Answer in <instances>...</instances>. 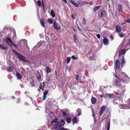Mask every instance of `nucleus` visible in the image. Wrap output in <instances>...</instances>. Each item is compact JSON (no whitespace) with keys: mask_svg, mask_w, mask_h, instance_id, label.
Here are the masks:
<instances>
[{"mask_svg":"<svg viewBox=\"0 0 130 130\" xmlns=\"http://www.w3.org/2000/svg\"><path fill=\"white\" fill-rule=\"evenodd\" d=\"M14 68L12 66L8 67L7 68V71L9 72H12L13 71Z\"/></svg>","mask_w":130,"mask_h":130,"instance_id":"obj_10","label":"nucleus"},{"mask_svg":"<svg viewBox=\"0 0 130 130\" xmlns=\"http://www.w3.org/2000/svg\"><path fill=\"white\" fill-rule=\"evenodd\" d=\"M54 26L56 29L57 30L60 29L61 28V27H60L57 26V24L55 22L54 23Z\"/></svg>","mask_w":130,"mask_h":130,"instance_id":"obj_12","label":"nucleus"},{"mask_svg":"<svg viewBox=\"0 0 130 130\" xmlns=\"http://www.w3.org/2000/svg\"><path fill=\"white\" fill-rule=\"evenodd\" d=\"M78 121L77 119V118L74 117L72 119V121L74 123H76Z\"/></svg>","mask_w":130,"mask_h":130,"instance_id":"obj_21","label":"nucleus"},{"mask_svg":"<svg viewBox=\"0 0 130 130\" xmlns=\"http://www.w3.org/2000/svg\"><path fill=\"white\" fill-rule=\"evenodd\" d=\"M42 5L43 7V9H44V3L43 2H42Z\"/></svg>","mask_w":130,"mask_h":130,"instance_id":"obj_53","label":"nucleus"},{"mask_svg":"<svg viewBox=\"0 0 130 130\" xmlns=\"http://www.w3.org/2000/svg\"><path fill=\"white\" fill-rule=\"evenodd\" d=\"M77 111L78 112V115H77V116H79L80 115L81 113V110L78 109Z\"/></svg>","mask_w":130,"mask_h":130,"instance_id":"obj_29","label":"nucleus"},{"mask_svg":"<svg viewBox=\"0 0 130 130\" xmlns=\"http://www.w3.org/2000/svg\"><path fill=\"white\" fill-rule=\"evenodd\" d=\"M116 29L117 32H119L121 30V29L120 26L117 25L116 27Z\"/></svg>","mask_w":130,"mask_h":130,"instance_id":"obj_14","label":"nucleus"},{"mask_svg":"<svg viewBox=\"0 0 130 130\" xmlns=\"http://www.w3.org/2000/svg\"><path fill=\"white\" fill-rule=\"evenodd\" d=\"M51 14L52 16L54 17L55 16V13L53 10H52L51 12Z\"/></svg>","mask_w":130,"mask_h":130,"instance_id":"obj_26","label":"nucleus"},{"mask_svg":"<svg viewBox=\"0 0 130 130\" xmlns=\"http://www.w3.org/2000/svg\"><path fill=\"white\" fill-rule=\"evenodd\" d=\"M100 15L101 17H103L106 15V13L105 11H102L100 13Z\"/></svg>","mask_w":130,"mask_h":130,"instance_id":"obj_20","label":"nucleus"},{"mask_svg":"<svg viewBox=\"0 0 130 130\" xmlns=\"http://www.w3.org/2000/svg\"><path fill=\"white\" fill-rule=\"evenodd\" d=\"M42 84L40 82V85L39 86V87L40 89H42Z\"/></svg>","mask_w":130,"mask_h":130,"instance_id":"obj_43","label":"nucleus"},{"mask_svg":"<svg viewBox=\"0 0 130 130\" xmlns=\"http://www.w3.org/2000/svg\"><path fill=\"white\" fill-rule=\"evenodd\" d=\"M96 36L97 37V38L99 39L100 38V35L99 34H98L96 35Z\"/></svg>","mask_w":130,"mask_h":130,"instance_id":"obj_47","label":"nucleus"},{"mask_svg":"<svg viewBox=\"0 0 130 130\" xmlns=\"http://www.w3.org/2000/svg\"><path fill=\"white\" fill-rule=\"evenodd\" d=\"M71 60V58L70 57H68L67 58V63H68Z\"/></svg>","mask_w":130,"mask_h":130,"instance_id":"obj_31","label":"nucleus"},{"mask_svg":"<svg viewBox=\"0 0 130 130\" xmlns=\"http://www.w3.org/2000/svg\"><path fill=\"white\" fill-rule=\"evenodd\" d=\"M121 57H122V62L121 63V64L122 66V67L123 65V64H125V61L124 60V56H122Z\"/></svg>","mask_w":130,"mask_h":130,"instance_id":"obj_18","label":"nucleus"},{"mask_svg":"<svg viewBox=\"0 0 130 130\" xmlns=\"http://www.w3.org/2000/svg\"><path fill=\"white\" fill-rule=\"evenodd\" d=\"M16 76L18 79H21L22 78V76L21 74L18 72H17L16 74Z\"/></svg>","mask_w":130,"mask_h":130,"instance_id":"obj_15","label":"nucleus"},{"mask_svg":"<svg viewBox=\"0 0 130 130\" xmlns=\"http://www.w3.org/2000/svg\"><path fill=\"white\" fill-rule=\"evenodd\" d=\"M37 79H40L41 78V77L40 76H38L37 77Z\"/></svg>","mask_w":130,"mask_h":130,"instance_id":"obj_51","label":"nucleus"},{"mask_svg":"<svg viewBox=\"0 0 130 130\" xmlns=\"http://www.w3.org/2000/svg\"><path fill=\"white\" fill-rule=\"evenodd\" d=\"M38 91H39L40 90V89H38Z\"/></svg>","mask_w":130,"mask_h":130,"instance_id":"obj_64","label":"nucleus"},{"mask_svg":"<svg viewBox=\"0 0 130 130\" xmlns=\"http://www.w3.org/2000/svg\"><path fill=\"white\" fill-rule=\"evenodd\" d=\"M107 95L108 96L109 98L110 99H111L112 98V95L111 94H107Z\"/></svg>","mask_w":130,"mask_h":130,"instance_id":"obj_36","label":"nucleus"},{"mask_svg":"<svg viewBox=\"0 0 130 130\" xmlns=\"http://www.w3.org/2000/svg\"><path fill=\"white\" fill-rule=\"evenodd\" d=\"M120 63L119 60L117 59L115 61V70L116 72V74H113L114 76L117 78L118 79L119 78V77H118L117 75H118V72H117V71L118 70L120 69Z\"/></svg>","mask_w":130,"mask_h":130,"instance_id":"obj_1","label":"nucleus"},{"mask_svg":"<svg viewBox=\"0 0 130 130\" xmlns=\"http://www.w3.org/2000/svg\"><path fill=\"white\" fill-rule=\"evenodd\" d=\"M58 121V119H55L51 122V123L52 124H54L55 125V124H57V122Z\"/></svg>","mask_w":130,"mask_h":130,"instance_id":"obj_17","label":"nucleus"},{"mask_svg":"<svg viewBox=\"0 0 130 130\" xmlns=\"http://www.w3.org/2000/svg\"><path fill=\"white\" fill-rule=\"evenodd\" d=\"M73 40L74 41V42L75 43L76 42V37L75 35H73Z\"/></svg>","mask_w":130,"mask_h":130,"instance_id":"obj_30","label":"nucleus"},{"mask_svg":"<svg viewBox=\"0 0 130 130\" xmlns=\"http://www.w3.org/2000/svg\"><path fill=\"white\" fill-rule=\"evenodd\" d=\"M13 51L15 54L18 55V56L20 60L25 62H30L29 61L26 60V58L25 57L19 54L16 51L13 50Z\"/></svg>","mask_w":130,"mask_h":130,"instance_id":"obj_2","label":"nucleus"},{"mask_svg":"<svg viewBox=\"0 0 130 130\" xmlns=\"http://www.w3.org/2000/svg\"><path fill=\"white\" fill-rule=\"evenodd\" d=\"M37 4L39 6H41V2L40 1H38L37 2Z\"/></svg>","mask_w":130,"mask_h":130,"instance_id":"obj_35","label":"nucleus"},{"mask_svg":"<svg viewBox=\"0 0 130 130\" xmlns=\"http://www.w3.org/2000/svg\"><path fill=\"white\" fill-rule=\"evenodd\" d=\"M103 42L104 44L106 45H107L109 43L108 40L106 38H105L104 39Z\"/></svg>","mask_w":130,"mask_h":130,"instance_id":"obj_13","label":"nucleus"},{"mask_svg":"<svg viewBox=\"0 0 130 130\" xmlns=\"http://www.w3.org/2000/svg\"><path fill=\"white\" fill-rule=\"evenodd\" d=\"M89 59L90 60H92L93 59L92 56H90Z\"/></svg>","mask_w":130,"mask_h":130,"instance_id":"obj_52","label":"nucleus"},{"mask_svg":"<svg viewBox=\"0 0 130 130\" xmlns=\"http://www.w3.org/2000/svg\"><path fill=\"white\" fill-rule=\"evenodd\" d=\"M123 9V7L121 4H119L118 6V9L119 11H121Z\"/></svg>","mask_w":130,"mask_h":130,"instance_id":"obj_16","label":"nucleus"},{"mask_svg":"<svg viewBox=\"0 0 130 130\" xmlns=\"http://www.w3.org/2000/svg\"><path fill=\"white\" fill-rule=\"evenodd\" d=\"M91 100L92 104H94L96 103L97 99L95 98L92 97L91 99Z\"/></svg>","mask_w":130,"mask_h":130,"instance_id":"obj_11","label":"nucleus"},{"mask_svg":"<svg viewBox=\"0 0 130 130\" xmlns=\"http://www.w3.org/2000/svg\"><path fill=\"white\" fill-rule=\"evenodd\" d=\"M64 124V120L62 119L60 121H58L57 124H55V127L57 128H58L60 127L63 126Z\"/></svg>","mask_w":130,"mask_h":130,"instance_id":"obj_4","label":"nucleus"},{"mask_svg":"<svg viewBox=\"0 0 130 130\" xmlns=\"http://www.w3.org/2000/svg\"><path fill=\"white\" fill-rule=\"evenodd\" d=\"M47 21L50 24H52L53 23V21L51 19H48Z\"/></svg>","mask_w":130,"mask_h":130,"instance_id":"obj_33","label":"nucleus"},{"mask_svg":"<svg viewBox=\"0 0 130 130\" xmlns=\"http://www.w3.org/2000/svg\"><path fill=\"white\" fill-rule=\"evenodd\" d=\"M46 68L47 70L46 72L47 73H49L51 72V70L48 67H47Z\"/></svg>","mask_w":130,"mask_h":130,"instance_id":"obj_24","label":"nucleus"},{"mask_svg":"<svg viewBox=\"0 0 130 130\" xmlns=\"http://www.w3.org/2000/svg\"><path fill=\"white\" fill-rule=\"evenodd\" d=\"M110 123H109L108 124V127H110Z\"/></svg>","mask_w":130,"mask_h":130,"instance_id":"obj_56","label":"nucleus"},{"mask_svg":"<svg viewBox=\"0 0 130 130\" xmlns=\"http://www.w3.org/2000/svg\"><path fill=\"white\" fill-rule=\"evenodd\" d=\"M72 18L74 19H75L74 16V15L72 14L71 16Z\"/></svg>","mask_w":130,"mask_h":130,"instance_id":"obj_49","label":"nucleus"},{"mask_svg":"<svg viewBox=\"0 0 130 130\" xmlns=\"http://www.w3.org/2000/svg\"><path fill=\"white\" fill-rule=\"evenodd\" d=\"M43 86H44V83L43 82Z\"/></svg>","mask_w":130,"mask_h":130,"instance_id":"obj_63","label":"nucleus"},{"mask_svg":"<svg viewBox=\"0 0 130 130\" xmlns=\"http://www.w3.org/2000/svg\"><path fill=\"white\" fill-rule=\"evenodd\" d=\"M100 96L101 98H102L103 96V95H100Z\"/></svg>","mask_w":130,"mask_h":130,"instance_id":"obj_57","label":"nucleus"},{"mask_svg":"<svg viewBox=\"0 0 130 130\" xmlns=\"http://www.w3.org/2000/svg\"><path fill=\"white\" fill-rule=\"evenodd\" d=\"M31 85L32 86H34V83L33 81H32V82H31Z\"/></svg>","mask_w":130,"mask_h":130,"instance_id":"obj_48","label":"nucleus"},{"mask_svg":"<svg viewBox=\"0 0 130 130\" xmlns=\"http://www.w3.org/2000/svg\"><path fill=\"white\" fill-rule=\"evenodd\" d=\"M120 80H117L115 79L114 80L113 82V84L114 85H116L117 87H118L121 88H124L125 86V85L123 86L122 85L121 83V82Z\"/></svg>","mask_w":130,"mask_h":130,"instance_id":"obj_3","label":"nucleus"},{"mask_svg":"<svg viewBox=\"0 0 130 130\" xmlns=\"http://www.w3.org/2000/svg\"><path fill=\"white\" fill-rule=\"evenodd\" d=\"M110 127H107V130H109Z\"/></svg>","mask_w":130,"mask_h":130,"instance_id":"obj_59","label":"nucleus"},{"mask_svg":"<svg viewBox=\"0 0 130 130\" xmlns=\"http://www.w3.org/2000/svg\"><path fill=\"white\" fill-rule=\"evenodd\" d=\"M66 121L68 123H69L71 121V119L70 118H67L66 119Z\"/></svg>","mask_w":130,"mask_h":130,"instance_id":"obj_28","label":"nucleus"},{"mask_svg":"<svg viewBox=\"0 0 130 130\" xmlns=\"http://www.w3.org/2000/svg\"><path fill=\"white\" fill-rule=\"evenodd\" d=\"M86 20L85 18H83V21H82V24L83 25H85L86 24Z\"/></svg>","mask_w":130,"mask_h":130,"instance_id":"obj_27","label":"nucleus"},{"mask_svg":"<svg viewBox=\"0 0 130 130\" xmlns=\"http://www.w3.org/2000/svg\"><path fill=\"white\" fill-rule=\"evenodd\" d=\"M61 110L62 111L63 116H66L67 114V110Z\"/></svg>","mask_w":130,"mask_h":130,"instance_id":"obj_23","label":"nucleus"},{"mask_svg":"<svg viewBox=\"0 0 130 130\" xmlns=\"http://www.w3.org/2000/svg\"><path fill=\"white\" fill-rule=\"evenodd\" d=\"M118 36L121 38H122L124 37V35L123 34V33L121 32V33H119L118 34Z\"/></svg>","mask_w":130,"mask_h":130,"instance_id":"obj_32","label":"nucleus"},{"mask_svg":"<svg viewBox=\"0 0 130 130\" xmlns=\"http://www.w3.org/2000/svg\"><path fill=\"white\" fill-rule=\"evenodd\" d=\"M76 80L77 81H79V76L78 75H76Z\"/></svg>","mask_w":130,"mask_h":130,"instance_id":"obj_39","label":"nucleus"},{"mask_svg":"<svg viewBox=\"0 0 130 130\" xmlns=\"http://www.w3.org/2000/svg\"><path fill=\"white\" fill-rule=\"evenodd\" d=\"M40 23L42 26L44 27H45V25L44 21L43 19L40 20Z\"/></svg>","mask_w":130,"mask_h":130,"instance_id":"obj_19","label":"nucleus"},{"mask_svg":"<svg viewBox=\"0 0 130 130\" xmlns=\"http://www.w3.org/2000/svg\"><path fill=\"white\" fill-rule=\"evenodd\" d=\"M79 128L80 129V130H81V128L80 127H79Z\"/></svg>","mask_w":130,"mask_h":130,"instance_id":"obj_62","label":"nucleus"},{"mask_svg":"<svg viewBox=\"0 0 130 130\" xmlns=\"http://www.w3.org/2000/svg\"><path fill=\"white\" fill-rule=\"evenodd\" d=\"M119 107L121 108L126 109L127 108V107L125 106V105H120L119 106Z\"/></svg>","mask_w":130,"mask_h":130,"instance_id":"obj_22","label":"nucleus"},{"mask_svg":"<svg viewBox=\"0 0 130 130\" xmlns=\"http://www.w3.org/2000/svg\"><path fill=\"white\" fill-rule=\"evenodd\" d=\"M46 96L44 95L43 96V100H45L46 99Z\"/></svg>","mask_w":130,"mask_h":130,"instance_id":"obj_46","label":"nucleus"},{"mask_svg":"<svg viewBox=\"0 0 130 130\" xmlns=\"http://www.w3.org/2000/svg\"><path fill=\"white\" fill-rule=\"evenodd\" d=\"M92 115L93 116V117H94V110L92 109Z\"/></svg>","mask_w":130,"mask_h":130,"instance_id":"obj_44","label":"nucleus"},{"mask_svg":"<svg viewBox=\"0 0 130 130\" xmlns=\"http://www.w3.org/2000/svg\"><path fill=\"white\" fill-rule=\"evenodd\" d=\"M125 24V23H122V25H123V24Z\"/></svg>","mask_w":130,"mask_h":130,"instance_id":"obj_61","label":"nucleus"},{"mask_svg":"<svg viewBox=\"0 0 130 130\" xmlns=\"http://www.w3.org/2000/svg\"><path fill=\"white\" fill-rule=\"evenodd\" d=\"M13 44V45L16 48H18L17 46V45H15V44Z\"/></svg>","mask_w":130,"mask_h":130,"instance_id":"obj_55","label":"nucleus"},{"mask_svg":"<svg viewBox=\"0 0 130 130\" xmlns=\"http://www.w3.org/2000/svg\"><path fill=\"white\" fill-rule=\"evenodd\" d=\"M100 7V6H98L95 7L93 9L94 11L96 12L99 8Z\"/></svg>","mask_w":130,"mask_h":130,"instance_id":"obj_25","label":"nucleus"},{"mask_svg":"<svg viewBox=\"0 0 130 130\" xmlns=\"http://www.w3.org/2000/svg\"><path fill=\"white\" fill-rule=\"evenodd\" d=\"M118 52H116V53L115 55V56H114V59L115 60V57L116 56H117L118 55Z\"/></svg>","mask_w":130,"mask_h":130,"instance_id":"obj_45","label":"nucleus"},{"mask_svg":"<svg viewBox=\"0 0 130 130\" xmlns=\"http://www.w3.org/2000/svg\"><path fill=\"white\" fill-rule=\"evenodd\" d=\"M70 3L72 4L74 6L76 7H79V4L77 3H75L72 0H70Z\"/></svg>","mask_w":130,"mask_h":130,"instance_id":"obj_9","label":"nucleus"},{"mask_svg":"<svg viewBox=\"0 0 130 130\" xmlns=\"http://www.w3.org/2000/svg\"><path fill=\"white\" fill-rule=\"evenodd\" d=\"M110 38L112 40L113 39V37L112 35H110Z\"/></svg>","mask_w":130,"mask_h":130,"instance_id":"obj_50","label":"nucleus"},{"mask_svg":"<svg viewBox=\"0 0 130 130\" xmlns=\"http://www.w3.org/2000/svg\"><path fill=\"white\" fill-rule=\"evenodd\" d=\"M62 130H68V129L63 128V129Z\"/></svg>","mask_w":130,"mask_h":130,"instance_id":"obj_58","label":"nucleus"},{"mask_svg":"<svg viewBox=\"0 0 130 130\" xmlns=\"http://www.w3.org/2000/svg\"><path fill=\"white\" fill-rule=\"evenodd\" d=\"M124 21L125 22H127L128 23H130V19H126Z\"/></svg>","mask_w":130,"mask_h":130,"instance_id":"obj_41","label":"nucleus"},{"mask_svg":"<svg viewBox=\"0 0 130 130\" xmlns=\"http://www.w3.org/2000/svg\"><path fill=\"white\" fill-rule=\"evenodd\" d=\"M48 90H46V91H45L44 93V95L46 96V95L48 94Z\"/></svg>","mask_w":130,"mask_h":130,"instance_id":"obj_40","label":"nucleus"},{"mask_svg":"<svg viewBox=\"0 0 130 130\" xmlns=\"http://www.w3.org/2000/svg\"><path fill=\"white\" fill-rule=\"evenodd\" d=\"M0 48H1L2 50L4 49H7L6 47H5L4 46L1 44H0Z\"/></svg>","mask_w":130,"mask_h":130,"instance_id":"obj_34","label":"nucleus"},{"mask_svg":"<svg viewBox=\"0 0 130 130\" xmlns=\"http://www.w3.org/2000/svg\"><path fill=\"white\" fill-rule=\"evenodd\" d=\"M71 58L72 59H78V58L77 57H75L74 55L72 56Z\"/></svg>","mask_w":130,"mask_h":130,"instance_id":"obj_38","label":"nucleus"},{"mask_svg":"<svg viewBox=\"0 0 130 130\" xmlns=\"http://www.w3.org/2000/svg\"><path fill=\"white\" fill-rule=\"evenodd\" d=\"M126 51L125 49H123L120 50L119 52V57L120 58L121 55H122V54L124 53Z\"/></svg>","mask_w":130,"mask_h":130,"instance_id":"obj_8","label":"nucleus"},{"mask_svg":"<svg viewBox=\"0 0 130 130\" xmlns=\"http://www.w3.org/2000/svg\"><path fill=\"white\" fill-rule=\"evenodd\" d=\"M106 107L105 106H102L99 112V115H101L103 113V111L106 109Z\"/></svg>","mask_w":130,"mask_h":130,"instance_id":"obj_5","label":"nucleus"},{"mask_svg":"<svg viewBox=\"0 0 130 130\" xmlns=\"http://www.w3.org/2000/svg\"><path fill=\"white\" fill-rule=\"evenodd\" d=\"M129 43H130V38L129 39Z\"/></svg>","mask_w":130,"mask_h":130,"instance_id":"obj_60","label":"nucleus"},{"mask_svg":"<svg viewBox=\"0 0 130 130\" xmlns=\"http://www.w3.org/2000/svg\"><path fill=\"white\" fill-rule=\"evenodd\" d=\"M119 76H120L121 77L124 78L125 77L126 78H127L128 79V76L124 72H121L119 74Z\"/></svg>","mask_w":130,"mask_h":130,"instance_id":"obj_6","label":"nucleus"},{"mask_svg":"<svg viewBox=\"0 0 130 130\" xmlns=\"http://www.w3.org/2000/svg\"><path fill=\"white\" fill-rule=\"evenodd\" d=\"M63 1L66 3H67V1L66 0H63Z\"/></svg>","mask_w":130,"mask_h":130,"instance_id":"obj_54","label":"nucleus"},{"mask_svg":"<svg viewBox=\"0 0 130 130\" xmlns=\"http://www.w3.org/2000/svg\"><path fill=\"white\" fill-rule=\"evenodd\" d=\"M5 41L8 45H11V44H13V43L11 41V39L8 38H6L5 39Z\"/></svg>","mask_w":130,"mask_h":130,"instance_id":"obj_7","label":"nucleus"},{"mask_svg":"<svg viewBox=\"0 0 130 130\" xmlns=\"http://www.w3.org/2000/svg\"><path fill=\"white\" fill-rule=\"evenodd\" d=\"M87 3V2L86 1H84L82 2L81 4L83 5H85Z\"/></svg>","mask_w":130,"mask_h":130,"instance_id":"obj_42","label":"nucleus"},{"mask_svg":"<svg viewBox=\"0 0 130 130\" xmlns=\"http://www.w3.org/2000/svg\"><path fill=\"white\" fill-rule=\"evenodd\" d=\"M24 41V42H23L24 45L25 46H27V40H25Z\"/></svg>","mask_w":130,"mask_h":130,"instance_id":"obj_37","label":"nucleus"}]
</instances>
